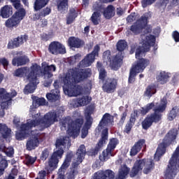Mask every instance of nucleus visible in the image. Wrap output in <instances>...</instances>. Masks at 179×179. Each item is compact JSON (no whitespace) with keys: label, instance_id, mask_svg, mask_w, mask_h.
<instances>
[{"label":"nucleus","instance_id":"f257e3e1","mask_svg":"<svg viewBox=\"0 0 179 179\" xmlns=\"http://www.w3.org/2000/svg\"><path fill=\"white\" fill-rule=\"evenodd\" d=\"M130 30L134 34H139L142 31L145 33V34L141 36L140 45L136 50V58L139 60L130 69L129 83H134L136 74L143 72L146 66L150 64L148 59H143L142 57L145 55V52H148L150 50V47H154V50H157V46L155 45L156 43V37L147 34V33L152 31V27L148 25V17L145 15H143L131 25Z\"/></svg>","mask_w":179,"mask_h":179},{"label":"nucleus","instance_id":"f03ea898","mask_svg":"<svg viewBox=\"0 0 179 179\" xmlns=\"http://www.w3.org/2000/svg\"><path fill=\"white\" fill-rule=\"evenodd\" d=\"M61 115H62V112L51 111L41 118L40 114L37 113L33 116V120H28L26 124H22L20 127H19L20 119L17 117H14L13 122L17 129L15 134L16 139L23 141L24 138L29 136V140L27 143V148L28 150H33L40 143L38 141L40 132L37 130L31 131V129L36 127L39 131H43L45 128L51 127L54 122H57Z\"/></svg>","mask_w":179,"mask_h":179},{"label":"nucleus","instance_id":"7ed1b4c3","mask_svg":"<svg viewBox=\"0 0 179 179\" xmlns=\"http://www.w3.org/2000/svg\"><path fill=\"white\" fill-rule=\"evenodd\" d=\"M90 75H92V71L89 69H79L75 68L69 70L62 78L64 94L69 97H76V96L82 94V87L75 85L83 82Z\"/></svg>","mask_w":179,"mask_h":179},{"label":"nucleus","instance_id":"20e7f679","mask_svg":"<svg viewBox=\"0 0 179 179\" xmlns=\"http://www.w3.org/2000/svg\"><path fill=\"white\" fill-rule=\"evenodd\" d=\"M41 67L37 64H33L30 68L22 67L15 70L13 73L14 76L17 78H23L24 76L28 82V85L25 87L24 92L25 94L34 93L37 87V85L40 81L37 78L40 75Z\"/></svg>","mask_w":179,"mask_h":179},{"label":"nucleus","instance_id":"39448f33","mask_svg":"<svg viewBox=\"0 0 179 179\" xmlns=\"http://www.w3.org/2000/svg\"><path fill=\"white\" fill-rule=\"evenodd\" d=\"M56 150L52 155L51 158L48 162V165L45 166V169L50 173L58 167V163H59V159L62 157L64 155V149L66 147L69 148L71 146V141L69 137L61 136L56 141Z\"/></svg>","mask_w":179,"mask_h":179},{"label":"nucleus","instance_id":"423d86ee","mask_svg":"<svg viewBox=\"0 0 179 179\" xmlns=\"http://www.w3.org/2000/svg\"><path fill=\"white\" fill-rule=\"evenodd\" d=\"M79 118L75 122L72 121L71 117L62 119L60 122V128L62 131H66V134L71 138H78L80 133V127L83 124V117L78 113H76Z\"/></svg>","mask_w":179,"mask_h":179},{"label":"nucleus","instance_id":"0eeeda50","mask_svg":"<svg viewBox=\"0 0 179 179\" xmlns=\"http://www.w3.org/2000/svg\"><path fill=\"white\" fill-rule=\"evenodd\" d=\"M167 107V99L163 98L160 102L157 103L154 107L155 114L148 116L142 122L143 129H148L152 127L153 122H159L162 120V113L166 110Z\"/></svg>","mask_w":179,"mask_h":179},{"label":"nucleus","instance_id":"6e6552de","mask_svg":"<svg viewBox=\"0 0 179 179\" xmlns=\"http://www.w3.org/2000/svg\"><path fill=\"white\" fill-rule=\"evenodd\" d=\"M114 122V117L110 115V113H106L103 115L102 120L99 122L98 129L101 132V138L97 144V149L103 147V145H106V142L108 139V129L106 127L108 125H113Z\"/></svg>","mask_w":179,"mask_h":179},{"label":"nucleus","instance_id":"1a4fd4ad","mask_svg":"<svg viewBox=\"0 0 179 179\" xmlns=\"http://www.w3.org/2000/svg\"><path fill=\"white\" fill-rule=\"evenodd\" d=\"M130 169L127 165H122L119 169L116 179H125L129 174ZM92 179H114V172L111 170L98 171L94 174Z\"/></svg>","mask_w":179,"mask_h":179},{"label":"nucleus","instance_id":"9d476101","mask_svg":"<svg viewBox=\"0 0 179 179\" xmlns=\"http://www.w3.org/2000/svg\"><path fill=\"white\" fill-rule=\"evenodd\" d=\"M143 167L144 174H149V173L153 169V161L146 159L136 161L130 173V177H135L139 171H142V169H143Z\"/></svg>","mask_w":179,"mask_h":179},{"label":"nucleus","instance_id":"9b49d317","mask_svg":"<svg viewBox=\"0 0 179 179\" xmlns=\"http://www.w3.org/2000/svg\"><path fill=\"white\" fill-rule=\"evenodd\" d=\"M122 53L121 52L113 60H111V52L109 50L103 52L104 62H106V65L110 66L113 71L118 69L120 64L122 62Z\"/></svg>","mask_w":179,"mask_h":179},{"label":"nucleus","instance_id":"f8f14e48","mask_svg":"<svg viewBox=\"0 0 179 179\" xmlns=\"http://www.w3.org/2000/svg\"><path fill=\"white\" fill-rule=\"evenodd\" d=\"M17 93L13 91L11 93H8L5 88H0V103L2 110L8 108L12 104V99L16 96Z\"/></svg>","mask_w":179,"mask_h":179},{"label":"nucleus","instance_id":"ddd939ff","mask_svg":"<svg viewBox=\"0 0 179 179\" xmlns=\"http://www.w3.org/2000/svg\"><path fill=\"white\" fill-rule=\"evenodd\" d=\"M94 113V107L93 106H88L85 112V115L86 118V122L82 129V134L81 138H85L86 136H87V134H89V128L92 127V123L93 122V118L90 117L92 114Z\"/></svg>","mask_w":179,"mask_h":179},{"label":"nucleus","instance_id":"4468645a","mask_svg":"<svg viewBox=\"0 0 179 179\" xmlns=\"http://www.w3.org/2000/svg\"><path fill=\"white\" fill-rule=\"evenodd\" d=\"M99 51H100V46L96 45L94 46L92 52L87 55L86 57L80 62V66L84 68L90 66V65L94 62L96 57H99Z\"/></svg>","mask_w":179,"mask_h":179},{"label":"nucleus","instance_id":"2eb2a0df","mask_svg":"<svg viewBox=\"0 0 179 179\" xmlns=\"http://www.w3.org/2000/svg\"><path fill=\"white\" fill-rule=\"evenodd\" d=\"M55 71H57V67L54 64L43 67L42 75L45 79L43 85L45 87H48L52 83V79H51L52 78V73L51 72H55Z\"/></svg>","mask_w":179,"mask_h":179},{"label":"nucleus","instance_id":"dca6fc26","mask_svg":"<svg viewBox=\"0 0 179 179\" xmlns=\"http://www.w3.org/2000/svg\"><path fill=\"white\" fill-rule=\"evenodd\" d=\"M103 1H96L93 5L94 13L91 17V20L94 24H99L100 20V13L103 10Z\"/></svg>","mask_w":179,"mask_h":179},{"label":"nucleus","instance_id":"f3484780","mask_svg":"<svg viewBox=\"0 0 179 179\" xmlns=\"http://www.w3.org/2000/svg\"><path fill=\"white\" fill-rule=\"evenodd\" d=\"M50 52L54 55H58V54H65L66 52V49L59 42H52L49 45L48 48Z\"/></svg>","mask_w":179,"mask_h":179},{"label":"nucleus","instance_id":"a211bd4d","mask_svg":"<svg viewBox=\"0 0 179 179\" xmlns=\"http://www.w3.org/2000/svg\"><path fill=\"white\" fill-rule=\"evenodd\" d=\"M85 155H86V148L85 145H81L77 151V159H74L72 166L73 167H78L82 162H83V159H85Z\"/></svg>","mask_w":179,"mask_h":179},{"label":"nucleus","instance_id":"6ab92c4d","mask_svg":"<svg viewBox=\"0 0 179 179\" xmlns=\"http://www.w3.org/2000/svg\"><path fill=\"white\" fill-rule=\"evenodd\" d=\"M26 36H21L10 41L8 43L7 48L12 50L13 48H17L20 45H22L24 41H26Z\"/></svg>","mask_w":179,"mask_h":179},{"label":"nucleus","instance_id":"aec40b11","mask_svg":"<svg viewBox=\"0 0 179 179\" xmlns=\"http://www.w3.org/2000/svg\"><path fill=\"white\" fill-rule=\"evenodd\" d=\"M59 85L58 80L55 81L54 87L55 89L52 91V93H49L46 95L48 100L50 101H57V100H59V90H58Z\"/></svg>","mask_w":179,"mask_h":179},{"label":"nucleus","instance_id":"412c9836","mask_svg":"<svg viewBox=\"0 0 179 179\" xmlns=\"http://www.w3.org/2000/svg\"><path fill=\"white\" fill-rule=\"evenodd\" d=\"M0 139L2 142H8L10 139V129L8 128V126L5 124L0 123Z\"/></svg>","mask_w":179,"mask_h":179},{"label":"nucleus","instance_id":"4be33fe9","mask_svg":"<svg viewBox=\"0 0 179 179\" xmlns=\"http://www.w3.org/2000/svg\"><path fill=\"white\" fill-rule=\"evenodd\" d=\"M90 101H92V97L89 96H83L73 100L71 104L73 107H82L89 104Z\"/></svg>","mask_w":179,"mask_h":179},{"label":"nucleus","instance_id":"5701e85b","mask_svg":"<svg viewBox=\"0 0 179 179\" xmlns=\"http://www.w3.org/2000/svg\"><path fill=\"white\" fill-rule=\"evenodd\" d=\"M117 87V80L115 79H108L103 84V90L106 93H113Z\"/></svg>","mask_w":179,"mask_h":179},{"label":"nucleus","instance_id":"b1692460","mask_svg":"<svg viewBox=\"0 0 179 179\" xmlns=\"http://www.w3.org/2000/svg\"><path fill=\"white\" fill-rule=\"evenodd\" d=\"M167 146L169 145L164 141L159 145L155 155V160H156V162H159L160 160V157L166 153V148H167Z\"/></svg>","mask_w":179,"mask_h":179},{"label":"nucleus","instance_id":"393cba45","mask_svg":"<svg viewBox=\"0 0 179 179\" xmlns=\"http://www.w3.org/2000/svg\"><path fill=\"white\" fill-rule=\"evenodd\" d=\"M13 15V10L10 6H4L0 9V16L3 19H8Z\"/></svg>","mask_w":179,"mask_h":179},{"label":"nucleus","instance_id":"a878e982","mask_svg":"<svg viewBox=\"0 0 179 179\" xmlns=\"http://www.w3.org/2000/svg\"><path fill=\"white\" fill-rule=\"evenodd\" d=\"M177 129H172L169 131L167 135L165 136L163 142L168 145H170L173 141H176V138H177Z\"/></svg>","mask_w":179,"mask_h":179},{"label":"nucleus","instance_id":"bb28decb","mask_svg":"<svg viewBox=\"0 0 179 179\" xmlns=\"http://www.w3.org/2000/svg\"><path fill=\"white\" fill-rule=\"evenodd\" d=\"M30 60L28 57L22 56L18 58H14L12 61L13 66H22V65H26Z\"/></svg>","mask_w":179,"mask_h":179},{"label":"nucleus","instance_id":"cd10ccee","mask_svg":"<svg viewBox=\"0 0 179 179\" xmlns=\"http://www.w3.org/2000/svg\"><path fill=\"white\" fill-rule=\"evenodd\" d=\"M145 145V140H140L134 144L130 151L131 156H135L138 152H141L142 146Z\"/></svg>","mask_w":179,"mask_h":179},{"label":"nucleus","instance_id":"c85d7f7f","mask_svg":"<svg viewBox=\"0 0 179 179\" xmlns=\"http://www.w3.org/2000/svg\"><path fill=\"white\" fill-rule=\"evenodd\" d=\"M171 78V73L166 71H162L157 77V80L161 83V85H164V83H167V82L170 80Z\"/></svg>","mask_w":179,"mask_h":179},{"label":"nucleus","instance_id":"c756f323","mask_svg":"<svg viewBox=\"0 0 179 179\" xmlns=\"http://www.w3.org/2000/svg\"><path fill=\"white\" fill-rule=\"evenodd\" d=\"M39 106H45V99L35 96L33 99L32 106L30 107V111H33L34 108H37Z\"/></svg>","mask_w":179,"mask_h":179},{"label":"nucleus","instance_id":"7c9ffc66","mask_svg":"<svg viewBox=\"0 0 179 179\" xmlns=\"http://www.w3.org/2000/svg\"><path fill=\"white\" fill-rule=\"evenodd\" d=\"M76 17H78V12L75 8H71L66 16V24H72Z\"/></svg>","mask_w":179,"mask_h":179},{"label":"nucleus","instance_id":"2f4dec72","mask_svg":"<svg viewBox=\"0 0 179 179\" xmlns=\"http://www.w3.org/2000/svg\"><path fill=\"white\" fill-rule=\"evenodd\" d=\"M68 43L70 47H73L74 48H79V47L83 45V41L75 37H70L68 40Z\"/></svg>","mask_w":179,"mask_h":179},{"label":"nucleus","instance_id":"473e14b6","mask_svg":"<svg viewBox=\"0 0 179 179\" xmlns=\"http://www.w3.org/2000/svg\"><path fill=\"white\" fill-rule=\"evenodd\" d=\"M115 15V8L113 6H108L103 10V16L106 19H111L113 16Z\"/></svg>","mask_w":179,"mask_h":179},{"label":"nucleus","instance_id":"72a5a7b5","mask_svg":"<svg viewBox=\"0 0 179 179\" xmlns=\"http://www.w3.org/2000/svg\"><path fill=\"white\" fill-rule=\"evenodd\" d=\"M19 23L20 22L17 20H15L14 16L13 15L11 17L6 20L5 26L8 29H13V27H17Z\"/></svg>","mask_w":179,"mask_h":179},{"label":"nucleus","instance_id":"f704fd0d","mask_svg":"<svg viewBox=\"0 0 179 179\" xmlns=\"http://www.w3.org/2000/svg\"><path fill=\"white\" fill-rule=\"evenodd\" d=\"M112 156H114L113 151L106 148L103 151L102 154L99 155V159L101 162H106V160H108Z\"/></svg>","mask_w":179,"mask_h":179},{"label":"nucleus","instance_id":"c9c22d12","mask_svg":"<svg viewBox=\"0 0 179 179\" xmlns=\"http://www.w3.org/2000/svg\"><path fill=\"white\" fill-rule=\"evenodd\" d=\"M156 93V85L152 84L148 85L145 91L144 92V96L145 97H148V99H150L151 96H153Z\"/></svg>","mask_w":179,"mask_h":179},{"label":"nucleus","instance_id":"e433bc0d","mask_svg":"<svg viewBox=\"0 0 179 179\" xmlns=\"http://www.w3.org/2000/svg\"><path fill=\"white\" fill-rule=\"evenodd\" d=\"M13 16L20 23L26 16V10H24V8H21V10H18L15 12Z\"/></svg>","mask_w":179,"mask_h":179},{"label":"nucleus","instance_id":"4c0bfd02","mask_svg":"<svg viewBox=\"0 0 179 179\" xmlns=\"http://www.w3.org/2000/svg\"><path fill=\"white\" fill-rule=\"evenodd\" d=\"M0 152H4L8 157H11V156H13V154L15 153L13 148L10 147L6 148L3 144L0 145Z\"/></svg>","mask_w":179,"mask_h":179},{"label":"nucleus","instance_id":"58836bf2","mask_svg":"<svg viewBox=\"0 0 179 179\" xmlns=\"http://www.w3.org/2000/svg\"><path fill=\"white\" fill-rule=\"evenodd\" d=\"M57 9L60 13H65L68 10V1H60L57 4Z\"/></svg>","mask_w":179,"mask_h":179},{"label":"nucleus","instance_id":"ea45409f","mask_svg":"<svg viewBox=\"0 0 179 179\" xmlns=\"http://www.w3.org/2000/svg\"><path fill=\"white\" fill-rule=\"evenodd\" d=\"M179 114V108L177 106H175L169 113V115L168 116V120L169 121H173L177 115Z\"/></svg>","mask_w":179,"mask_h":179},{"label":"nucleus","instance_id":"a19ab883","mask_svg":"<svg viewBox=\"0 0 179 179\" xmlns=\"http://www.w3.org/2000/svg\"><path fill=\"white\" fill-rule=\"evenodd\" d=\"M118 143H120V142L118 141V139L111 138L109 141L107 148L109 149V150H111L113 152L114 149L117 148V145H118Z\"/></svg>","mask_w":179,"mask_h":179},{"label":"nucleus","instance_id":"79ce46f5","mask_svg":"<svg viewBox=\"0 0 179 179\" xmlns=\"http://www.w3.org/2000/svg\"><path fill=\"white\" fill-rule=\"evenodd\" d=\"M48 2L45 1H36L34 4V10H40V9H43L45 5H47Z\"/></svg>","mask_w":179,"mask_h":179},{"label":"nucleus","instance_id":"37998d69","mask_svg":"<svg viewBox=\"0 0 179 179\" xmlns=\"http://www.w3.org/2000/svg\"><path fill=\"white\" fill-rule=\"evenodd\" d=\"M127 41L124 40H120L117 43V50L120 51V52L124 51L125 48H127Z\"/></svg>","mask_w":179,"mask_h":179},{"label":"nucleus","instance_id":"c03bdc74","mask_svg":"<svg viewBox=\"0 0 179 179\" xmlns=\"http://www.w3.org/2000/svg\"><path fill=\"white\" fill-rule=\"evenodd\" d=\"M6 167H8V161L5 159H1L0 161V177L3 174V171H5Z\"/></svg>","mask_w":179,"mask_h":179},{"label":"nucleus","instance_id":"a18cd8bd","mask_svg":"<svg viewBox=\"0 0 179 179\" xmlns=\"http://www.w3.org/2000/svg\"><path fill=\"white\" fill-rule=\"evenodd\" d=\"M97 68H98V71H99V79H101V80H103L104 78H106V71L101 66V64L100 62H97Z\"/></svg>","mask_w":179,"mask_h":179},{"label":"nucleus","instance_id":"49530a36","mask_svg":"<svg viewBox=\"0 0 179 179\" xmlns=\"http://www.w3.org/2000/svg\"><path fill=\"white\" fill-rule=\"evenodd\" d=\"M153 107H155L154 103H150L147 104L145 108H142L141 114H143V115L147 114V113H149V111H150V110H152Z\"/></svg>","mask_w":179,"mask_h":179},{"label":"nucleus","instance_id":"de8ad7c7","mask_svg":"<svg viewBox=\"0 0 179 179\" xmlns=\"http://www.w3.org/2000/svg\"><path fill=\"white\" fill-rule=\"evenodd\" d=\"M50 13H51V9L47 7L41 11V16H42L43 17H45V16H48Z\"/></svg>","mask_w":179,"mask_h":179},{"label":"nucleus","instance_id":"09e8293b","mask_svg":"<svg viewBox=\"0 0 179 179\" xmlns=\"http://www.w3.org/2000/svg\"><path fill=\"white\" fill-rule=\"evenodd\" d=\"M136 19V13H133L127 17V21L128 22V23H132V22H134V20H135Z\"/></svg>","mask_w":179,"mask_h":179},{"label":"nucleus","instance_id":"8fccbe9b","mask_svg":"<svg viewBox=\"0 0 179 179\" xmlns=\"http://www.w3.org/2000/svg\"><path fill=\"white\" fill-rule=\"evenodd\" d=\"M13 5L14 8H15V9H17V10H20L23 9L22 7V4H20V1H13Z\"/></svg>","mask_w":179,"mask_h":179},{"label":"nucleus","instance_id":"3c124183","mask_svg":"<svg viewBox=\"0 0 179 179\" xmlns=\"http://www.w3.org/2000/svg\"><path fill=\"white\" fill-rule=\"evenodd\" d=\"M0 64H1V65H3L4 68H6V66L9 65V62L8 61V59H6V58L2 57L0 58Z\"/></svg>","mask_w":179,"mask_h":179},{"label":"nucleus","instance_id":"603ef678","mask_svg":"<svg viewBox=\"0 0 179 179\" xmlns=\"http://www.w3.org/2000/svg\"><path fill=\"white\" fill-rule=\"evenodd\" d=\"M172 37L175 40L176 43H179V33L177 31H175L172 34Z\"/></svg>","mask_w":179,"mask_h":179},{"label":"nucleus","instance_id":"864d4df0","mask_svg":"<svg viewBox=\"0 0 179 179\" xmlns=\"http://www.w3.org/2000/svg\"><path fill=\"white\" fill-rule=\"evenodd\" d=\"M48 155H49L48 150H43L41 156V159L44 162V160H46L47 157H48Z\"/></svg>","mask_w":179,"mask_h":179},{"label":"nucleus","instance_id":"5fc2aeb1","mask_svg":"<svg viewBox=\"0 0 179 179\" xmlns=\"http://www.w3.org/2000/svg\"><path fill=\"white\" fill-rule=\"evenodd\" d=\"M80 59V55L77 54L76 56H72L70 58V61H71V63L73 64V62H76L77 61H79Z\"/></svg>","mask_w":179,"mask_h":179},{"label":"nucleus","instance_id":"6e6d98bb","mask_svg":"<svg viewBox=\"0 0 179 179\" xmlns=\"http://www.w3.org/2000/svg\"><path fill=\"white\" fill-rule=\"evenodd\" d=\"M134 125V123L132 122H129L126 125L125 129H124V132H126L127 134H128L129 132L131 131V129H132V127Z\"/></svg>","mask_w":179,"mask_h":179},{"label":"nucleus","instance_id":"4d7b16f0","mask_svg":"<svg viewBox=\"0 0 179 179\" xmlns=\"http://www.w3.org/2000/svg\"><path fill=\"white\" fill-rule=\"evenodd\" d=\"M153 3V1H143L141 2V5L143 8H146V6H149V5H152Z\"/></svg>","mask_w":179,"mask_h":179},{"label":"nucleus","instance_id":"13d9d810","mask_svg":"<svg viewBox=\"0 0 179 179\" xmlns=\"http://www.w3.org/2000/svg\"><path fill=\"white\" fill-rule=\"evenodd\" d=\"M45 174H47L45 171H42L39 172L38 177L36 179H44L45 178Z\"/></svg>","mask_w":179,"mask_h":179},{"label":"nucleus","instance_id":"bf43d9fd","mask_svg":"<svg viewBox=\"0 0 179 179\" xmlns=\"http://www.w3.org/2000/svg\"><path fill=\"white\" fill-rule=\"evenodd\" d=\"M27 162L29 164H33V163H34V162H36V158L28 156V157H27Z\"/></svg>","mask_w":179,"mask_h":179},{"label":"nucleus","instance_id":"052dcab7","mask_svg":"<svg viewBox=\"0 0 179 179\" xmlns=\"http://www.w3.org/2000/svg\"><path fill=\"white\" fill-rule=\"evenodd\" d=\"M125 118H127V112H124L122 115V117L120 122V125H122L124 124V122L125 121Z\"/></svg>","mask_w":179,"mask_h":179},{"label":"nucleus","instance_id":"680f3d73","mask_svg":"<svg viewBox=\"0 0 179 179\" xmlns=\"http://www.w3.org/2000/svg\"><path fill=\"white\" fill-rule=\"evenodd\" d=\"M66 179H74L75 178V174H73V172L71 173H66Z\"/></svg>","mask_w":179,"mask_h":179},{"label":"nucleus","instance_id":"e2e57ef3","mask_svg":"<svg viewBox=\"0 0 179 179\" xmlns=\"http://www.w3.org/2000/svg\"><path fill=\"white\" fill-rule=\"evenodd\" d=\"M41 13H40L39 14H34L33 16V20H38V19H40V17H41Z\"/></svg>","mask_w":179,"mask_h":179},{"label":"nucleus","instance_id":"0e129e2a","mask_svg":"<svg viewBox=\"0 0 179 179\" xmlns=\"http://www.w3.org/2000/svg\"><path fill=\"white\" fill-rule=\"evenodd\" d=\"M122 13H124V10H122V8H120L117 9V15H118V16H121Z\"/></svg>","mask_w":179,"mask_h":179},{"label":"nucleus","instance_id":"69168bd1","mask_svg":"<svg viewBox=\"0 0 179 179\" xmlns=\"http://www.w3.org/2000/svg\"><path fill=\"white\" fill-rule=\"evenodd\" d=\"M93 169H99V167H100V165H99V162H95L93 165H92Z\"/></svg>","mask_w":179,"mask_h":179},{"label":"nucleus","instance_id":"338daca9","mask_svg":"<svg viewBox=\"0 0 179 179\" xmlns=\"http://www.w3.org/2000/svg\"><path fill=\"white\" fill-rule=\"evenodd\" d=\"M48 21L45 19L42 20V26L44 27V26H47Z\"/></svg>","mask_w":179,"mask_h":179},{"label":"nucleus","instance_id":"774afa93","mask_svg":"<svg viewBox=\"0 0 179 179\" xmlns=\"http://www.w3.org/2000/svg\"><path fill=\"white\" fill-rule=\"evenodd\" d=\"M87 5H89V1H84L83 2V6H84L85 8H86V6H87Z\"/></svg>","mask_w":179,"mask_h":179}]
</instances>
